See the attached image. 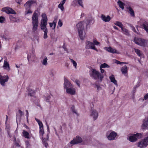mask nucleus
I'll return each instance as SVG.
<instances>
[{"label": "nucleus", "mask_w": 148, "mask_h": 148, "mask_svg": "<svg viewBox=\"0 0 148 148\" xmlns=\"http://www.w3.org/2000/svg\"><path fill=\"white\" fill-rule=\"evenodd\" d=\"M100 68L101 73L95 69H91L90 71V77L93 79L101 82L104 77V75L106 74V71Z\"/></svg>", "instance_id": "nucleus-1"}, {"label": "nucleus", "mask_w": 148, "mask_h": 148, "mask_svg": "<svg viewBox=\"0 0 148 148\" xmlns=\"http://www.w3.org/2000/svg\"><path fill=\"white\" fill-rule=\"evenodd\" d=\"M64 89L66 90L67 93L71 95H74L76 93L75 89L73 85L66 78H64Z\"/></svg>", "instance_id": "nucleus-2"}, {"label": "nucleus", "mask_w": 148, "mask_h": 148, "mask_svg": "<svg viewBox=\"0 0 148 148\" xmlns=\"http://www.w3.org/2000/svg\"><path fill=\"white\" fill-rule=\"evenodd\" d=\"M46 125L47 127L48 131V134L47 135L46 137V138H43V136L44 134L43 126L39 127V133L40 137L42 139V141L43 145L46 147H47L48 145L47 142L49 140V134L50 133V130L49 125Z\"/></svg>", "instance_id": "nucleus-3"}, {"label": "nucleus", "mask_w": 148, "mask_h": 148, "mask_svg": "<svg viewBox=\"0 0 148 148\" xmlns=\"http://www.w3.org/2000/svg\"><path fill=\"white\" fill-rule=\"evenodd\" d=\"M37 12L35 11L33 13L32 16V30L34 32L37 30L38 25V16Z\"/></svg>", "instance_id": "nucleus-4"}, {"label": "nucleus", "mask_w": 148, "mask_h": 148, "mask_svg": "<svg viewBox=\"0 0 148 148\" xmlns=\"http://www.w3.org/2000/svg\"><path fill=\"white\" fill-rule=\"evenodd\" d=\"M34 4H37L36 0H29L24 4V6L26 10L25 12V14L32 13V12L30 8L32 5Z\"/></svg>", "instance_id": "nucleus-5"}, {"label": "nucleus", "mask_w": 148, "mask_h": 148, "mask_svg": "<svg viewBox=\"0 0 148 148\" xmlns=\"http://www.w3.org/2000/svg\"><path fill=\"white\" fill-rule=\"evenodd\" d=\"M41 19L40 22V28L41 29H47L46 26L47 25L48 19L46 14L43 13L42 14Z\"/></svg>", "instance_id": "nucleus-6"}, {"label": "nucleus", "mask_w": 148, "mask_h": 148, "mask_svg": "<svg viewBox=\"0 0 148 148\" xmlns=\"http://www.w3.org/2000/svg\"><path fill=\"white\" fill-rule=\"evenodd\" d=\"M143 133H136L132 134L128 137L127 139L130 142H134L137 140L138 139L141 138Z\"/></svg>", "instance_id": "nucleus-7"}, {"label": "nucleus", "mask_w": 148, "mask_h": 148, "mask_svg": "<svg viewBox=\"0 0 148 148\" xmlns=\"http://www.w3.org/2000/svg\"><path fill=\"white\" fill-rule=\"evenodd\" d=\"M82 142V138L79 136H77L76 137L73 138L70 143L68 144L69 147H71L73 145L76 144L81 143Z\"/></svg>", "instance_id": "nucleus-8"}, {"label": "nucleus", "mask_w": 148, "mask_h": 148, "mask_svg": "<svg viewBox=\"0 0 148 148\" xmlns=\"http://www.w3.org/2000/svg\"><path fill=\"white\" fill-rule=\"evenodd\" d=\"M117 135V133L112 131H109L107 132L106 134V136L109 140H113L115 139V138Z\"/></svg>", "instance_id": "nucleus-9"}, {"label": "nucleus", "mask_w": 148, "mask_h": 148, "mask_svg": "<svg viewBox=\"0 0 148 148\" xmlns=\"http://www.w3.org/2000/svg\"><path fill=\"white\" fill-rule=\"evenodd\" d=\"M147 137L138 143V146L141 148L146 147L148 145V132L147 134Z\"/></svg>", "instance_id": "nucleus-10"}, {"label": "nucleus", "mask_w": 148, "mask_h": 148, "mask_svg": "<svg viewBox=\"0 0 148 148\" xmlns=\"http://www.w3.org/2000/svg\"><path fill=\"white\" fill-rule=\"evenodd\" d=\"M134 41L136 44L144 47L147 43V41L141 38L135 37L134 39Z\"/></svg>", "instance_id": "nucleus-11"}, {"label": "nucleus", "mask_w": 148, "mask_h": 148, "mask_svg": "<svg viewBox=\"0 0 148 148\" xmlns=\"http://www.w3.org/2000/svg\"><path fill=\"white\" fill-rule=\"evenodd\" d=\"M86 48L87 49H91L97 51L98 50L95 47L93 43L90 41H87L86 42Z\"/></svg>", "instance_id": "nucleus-12"}, {"label": "nucleus", "mask_w": 148, "mask_h": 148, "mask_svg": "<svg viewBox=\"0 0 148 148\" xmlns=\"http://www.w3.org/2000/svg\"><path fill=\"white\" fill-rule=\"evenodd\" d=\"M8 75L2 76L0 73V84L1 85L4 86L5 83L8 82Z\"/></svg>", "instance_id": "nucleus-13"}, {"label": "nucleus", "mask_w": 148, "mask_h": 148, "mask_svg": "<svg viewBox=\"0 0 148 148\" xmlns=\"http://www.w3.org/2000/svg\"><path fill=\"white\" fill-rule=\"evenodd\" d=\"M104 49L108 52L112 53L119 54L120 52L115 49L112 48L111 47H105Z\"/></svg>", "instance_id": "nucleus-14"}, {"label": "nucleus", "mask_w": 148, "mask_h": 148, "mask_svg": "<svg viewBox=\"0 0 148 148\" xmlns=\"http://www.w3.org/2000/svg\"><path fill=\"white\" fill-rule=\"evenodd\" d=\"M2 10L8 14H15L16 13L14 11L12 8L8 7H6L3 8Z\"/></svg>", "instance_id": "nucleus-15"}, {"label": "nucleus", "mask_w": 148, "mask_h": 148, "mask_svg": "<svg viewBox=\"0 0 148 148\" xmlns=\"http://www.w3.org/2000/svg\"><path fill=\"white\" fill-rule=\"evenodd\" d=\"M41 59V62L42 64L45 66H46L48 65L47 60L48 59L47 56H45L44 54H42L40 57Z\"/></svg>", "instance_id": "nucleus-16"}, {"label": "nucleus", "mask_w": 148, "mask_h": 148, "mask_svg": "<svg viewBox=\"0 0 148 148\" xmlns=\"http://www.w3.org/2000/svg\"><path fill=\"white\" fill-rule=\"evenodd\" d=\"M5 59L4 61L3 64V67L5 70L8 71H9L10 70V68L9 64L8 62H7V58L6 57H5Z\"/></svg>", "instance_id": "nucleus-17"}, {"label": "nucleus", "mask_w": 148, "mask_h": 148, "mask_svg": "<svg viewBox=\"0 0 148 148\" xmlns=\"http://www.w3.org/2000/svg\"><path fill=\"white\" fill-rule=\"evenodd\" d=\"M84 0H73L71 3V5L73 6H75L78 4L82 7H83V1Z\"/></svg>", "instance_id": "nucleus-18"}, {"label": "nucleus", "mask_w": 148, "mask_h": 148, "mask_svg": "<svg viewBox=\"0 0 148 148\" xmlns=\"http://www.w3.org/2000/svg\"><path fill=\"white\" fill-rule=\"evenodd\" d=\"M98 114V112L95 110H92L90 114V116L93 118L94 120H96L97 118Z\"/></svg>", "instance_id": "nucleus-19"}, {"label": "nucleus", "mask_w": 148, "mask_h": 148, "mask_svg": "<svg viewBox=\"0 0 148 148\" xmlns=\"http://www.w3.org/2000/svg\"><path fill=\"white\" fill-rule=\"evenodd\" d=\"M23 115V113L20 110H18L16 115V121L17 124L20 122L21 116Z\"/></svg>", "instance_id": "nucleus-20"}, {"label": "nucleus", "mask_w": 148, "mask_h": 148, "mask_svg": "<svg viewBox=\"0 0 148 148\" xmlns=\"http://www.w3.org/2000/svg\"><path fill=\"white\" fill-rule=\"evenodd\" d=\"M84 23V22H80L76 26L78 30V31L83 30L84 26H85Z\"/></svg>", "instance_id": "nucleus-21"}, {"label": "nucleus", "mask_w": 148, "mask_h": 148, "mask_svg": "<svg viewBox=\"0 0 148 148\" xmlns=\"http://www.w3.org/2000/svg\"><path fill=\"white\" fill-rule=\"evenodd\" d=\"M100 18L105 22H109L111 19L109 15L106 16L105 15L103 14L101 15Z\"/></svg>", "instance_id": "nucleus-22"}, {"label": "nucleus", "mask_w": 148, "mask_h": 148, "mask_svg": "<svg viewBox=\"0 0 148 148\" xmlns=\"http://www.w3.org/2000/svg\"><path fill=\"white\" fill-rule=\"evenodd\" d=\"M148 126V117L145 118L143 121V123L141 125V128L143 129H146Z\"/></svg>", "instance_id": "nucleus-23"}, {"label": "nucleus", "mask_w": 148, "mask_h": 148, "mask_svg": "<svg viewBox=\"0 0 148 148\" xmlns=\"http://www.w3.org/2000/svg\"><path fill=\"white\" fill-rule=\"evenodd\" d=\"M121 71L123 74L125 76H127L128 71L127 67L126 65L122 67L121 69Z\"/></svg>", "instance_id": "nucleus-24"}, {"label": "nucleus", "mask_w": 148, "mask_h": 148, "mask_svg": "<svg viewBox=\"0 0 148 148\" xmlns=\"http://www.w3.org/2000/svg\"><path fill=\"white\" fill-rule=\"evenodd\" d=\"M110 79L111 82L113 83L116 86H118V84L116 80L115 79V77L113 75H112L109 77Z\"/></svg>", "instance_id": "nucleus-25"}, {"label": "nucleus", "mask_w": 148, "mask_h": 148, "mask_svg": "<svg viewBox=\"0 0 148 148\" xmlns=\"http://www.w3.org/2000/svg\"><path fill=\"white\" fill-rule=\"evenodd\" d=\"M127 9L128 10V12L130 14L131 16L133 17L135 16L134 11L133 9L130 6L127 7Z\"/></svg>", "instance_id": "nucleus-26"}, {"label": "nucleus", "mask_w": 148, "mask_h": 148, "mask_svg": "<svg viewBox=\"0 0 148 148\" xmlns=\"http://www.w3.org/2000/svg\"><path fill=\"white\" fill-rule=\"evenodd\" d=\"M66 0H63L61 1L60 3L58 5V8L62 11L64 10V4L65 3Z\"/></svg>", "instance_id": "nucleus-27"}, {"label": "nucleus", "mask_w": 148, "mask_h": 148, "mask_svg": "<svg viewBox=\"0 0 148 148\" xmlns=\"http://www.w3.org/2000/svg\"><path fill=\"white\" fill-rule=\"evenodd\" d=\"M79 36L80 39L81 40H83L85 36V32H83V31H78Z\"/></svg>", "instance_id": "nucleus-28"}, {"label": "nucleus", "mask_w": 148, "mask_h": 148, "mask_svg": "<svg viewBox=\"0 0 148 148\" xmlns=\"http://www.w3.org/2000/svg\"><path fill=\"white\" fill-rule=\"evenodd\" d=\"M23 136L25 137V138L29 139L30 138L29 134L28 132L25 130L23 131Z\"/></svg>", "instance_id": "nucleus-29"}, {"label": "nucleus", "mask_w": 148, "mask_h": 148, "mask_svg": "<svg viewBox=\"0 0 148 148\" xmlns=\"http://www.w3.org/2000/svg\"><path fill=\"white\" fill-rule=\"evenodd\" d=\"M142 28H143L148 33V23L147 22H144L142 25Z\"/></svg>", "instance_id": "nucleus-30"}, {"label": "nucleus", "mask_w": 148, "mask_h": 148, "mask_svg": "<svg viewBox=\"0 0 148 148\" xmlns=\"http://www.w3.org/2000/svg\"><path fill=\"white\" fill-rule=\"evenodd\" d=\"M94 22V20L93 18H91L90 19H88L85 22H84L85 25L87 27L88 25L90 23H93Z\"/></svg>", "instance_id": "nucleus-31"}, {"label": "nucleus", "mask_w": 148, "mask_h": 148, "mask_svg": "<svg viewBox=\"0 0 148 148\" xmlns=\"http://www.w3.org/2000/svg\"><path fill=\"white\" fill-rule=\"evenodd\" d=\"M10 18L11 22L12 23L18 22L19 21L18 19L13 16L12 15L10 16Z\"/></svg>", "instance_id": "nucleus-32"}, {"label": "nucleus", "mask_w": 148, "mask_h": 148, "mask_svg": "<svg viewBox=\"0 0 148 148\" xmlns=\"http://www.w3.org/2000/svg\"><path fill=\"white\" fill-rule=\"evenodd\" d=\"M14 141L15 144L16 146L18 147H20L21 146L20 142L19 139H18L17 141H16V138L15 136H14Z\"/></svg>", "instance_id": "nucleus-33"}, {"label": "nucleus", "mask_w": 148, "mask_h": 148, "mask_svg": "<svg viewBox=\"0 0 148 148\" xmlns=\"http://www.w3.org/2000/svg\"><path fill=\"white\" fill-rule=\"evenodd\" d=\"M25 148H31V145L30 144L29 140H26L25 141Z\"/></svg>", "instance_id": "nucleus-34"}, {"label": "nucleus", "mask_w": 148, "mask_h": 148, "mask_svg": "<svg viewBox=\"0 0 148 148\" xmlns=\"http://www.w3.org/2000/svg\"><path fill=\"white\" fill-rule=\"evenodd\" d=\"M117 3L119 7L121 8L122 10H123L124 9V3L119 0L117 2Z\"/></svg>", "instance_id": "nucleus-35"}, {"label": "nucleus", "mask_w": 148, "mask_h": 148, "mask_svg": "<svg viewBox=\"0 0 148 148\" xmlns=\"http://www.w3.org/2000/svg\"><path fill=\"white\" fill-rule=\"evenodd\" d=\"M114 24L119 27L121 28V29H122L123 27V25L121 22L119 21H116L114 23Z\"/></svg>", "instance_id": "nucleus-36"}, {"label": "nucleus", "mask_w": 148, "mask_h": 148, "mask_svg": "<svg viewBox=\"0 0 148 148\" xmlns=\"http://www.w3.org/2000/svg\"><path fill=\"white\" fill-rule=\"evenodd\" d=\"M71 110L72 112H73L74 114H75L77 116H79V114L78 113L77 111L75 109V106L74 105L72 106L71 107Z\"/></svg>", "instance_id": "nucleus-37"}, {"label": "nucleus", "mask_w": 148, "mask_h": 148, "mask_svg": "<svg viewBox=\"0 0 148 148\" xmlns=\"http://www.w3.org/2000/svg\"><path fill=\"white\" fill-rule=\"evenodd\" d=\"M44 32V35L43 38L44 39H46L47 38V33L48 32L47 29H41Z\"/></svg>", "instance_id": "nucleus-38"}, {"label": "nucleus", "mask_w": 148, "mask_h": 148, "mask_svg": "<svg viewBox=\"0 0 148 148\" xmlns=\"http://www.w3.org/2000/svg\"><path fill=\"white\" fill-rule=\"evenodd\" d=\"M123 33L126 35L128 36L129 35V32L128 30L125 28H123L121 29Z\"/></svg>", "instance_id": "nucleus-39"}, {"label": "nucleus", "mask_w": 148, "mask_h": 148, "mask_svg": "<svg viewBox=\"0 0 148 148\" xmlns=\"http://www.w3.org/2000/svg\"><path fill=\"white\" fill-rule=\"evenodd\" d=\"M110 67V66L106 63H104L101 64L100 66V68H108Z\"/></svg>", "instance_id": "nucleus-40"}, {"label": "nucleus", "mask_w": 148, "mask_h": 148, "mask_svg": "<svg viewBox=\"0 0 148 148\" xmlns=\"http://www.w3.org/2000/svg\"><path fill=\"white\" fill-rule=\"evenodd\" d=\"M69 60L71 61V62L72 63L73 66L76 69H77V62L73 60V59L70 58Z\"/></svg>", "instance_id": "nucleus-41"}, {"label": "nucleus", "mask_w": 148, "mask_h": 148, "mask_svg": "<svg viewBox=\"0 0 148 148\" xmlns=\"http://www.w3.org/2000/svg\"><path fill=\"white\" fill-rule=\"evenodd\" d=\"M44 98L45 99L46 101L47 102H50V100L51 98V97L49 96H44ZM50 103H51L50 102Z\"/></svg>", "instance_id": "nucleus-42"}, {"label": "nucleus", "mask_w": 148, "mask_h": 148, "mask_svg": "<svg viewBox=\"0 0 148 148\" xmlns=\"http://www.w3.org/2000/svg\"><path fill=\"white\" fill-rule=\"evenodd\" d=\"M134 50L135 51V52L137 54L138 56L139 57H140L141 55L140 53V51L137 49L134 48Z\"/></svg>", "instance_id": "nucleus-43"}, {"label": "nucleus", "mask_w": 148, "mask_h": 148, "mask_svg": "<svg viewBox=\"0 0 148 148\" xmlns=\"http://www.w3.org/2000/svg\"><path fill=\"white\" fill-rule=\"evenodd\" d=\"M35 119L36 121L38 123V125L39 126V127L43 126V125L42 122L41 121H40L39 119H37L36 118H35Z\"/></svg>", "instance_id": "nucleus-44"}, {"label": "nucleus", "mask_w": 148, "mask_h": 148, "mask_svg": "<svg viewBox=\"0 0 148 148\" xmlns=\"http://www.w3.org/2000/svg\"><path fill=\"white\" fill-rule=\"evenodd\" d=\"M93 43L96 46H100V43L99 42L97 41L95 39H93Z\"/></svg>", "instance_id": "nucleus-45"}, {"label": "nucleus", "mask_w": 148, "mask_h": 148, "mask_svg": "<svg viewBox=\"0 0 148 148\" xmlns=\"http://www.w3.org/2000/svg\"><path fill=\"white\" fill-rule=\"evenodd\" d=\"M58 17L57 16L55 17L54 20L53 21V24H54V28H55L56 26V23L57 22Z\"/></svg>", "instance_id": "nucleus-46"}, {"label": "nucleus", "mask_w": 148, "mask_h": 148, "mask_svg": "<svg viewBox=\"0 0 148 148\" xmlns=\"http://www.w3.org/2000/svg\"><path fill=\"white\" fill-rule=\"evenodd\" d=\"M5 18L3 16H0V23H4L5 21Z\"/></svg>", "instance_id": "nucleus-47"}, {"label": "nucleus", "mask_w": 148, "mask_h": 148, "mask_svg": "<svg viewBox=\"0 0 148 148\" xmlns=\"http://www.w3.org/2000/svg\"><path fill=\"white\" fill-rule=\"evenodd\" d=\"M62 25L63 23L60 20V19H59L58 22V26H59V27H60L62 26Z\"/></svg>", "instance_id": "nucleus-48"}, {"label": "nucleus", "mask_w": 148, "mask_h": 148, "mask_svg": "<svg viewBox=\"0 0 148 148\" xmlns=\"http://www.w3.org/2000/svg\"><path fill=\"white\" fill-rule=\"evenodd\" d=\"M49 24L50 27L52 28V29H54L55 28H53L54 26V24H53V23H49Z\"/></svg>", "instance_id": "nucleus-49"}, {"label": "nucleus", "mask_w": 148, "mask_h": 148, "mask_svg": "<svg viewBox=\"0 0 148 148\" xmlns=\"http://www.w3.org/2000/svg\"><path fill=\"white\" fill-rule=\"evenodd\" d=\"M140 86V84L139 83H138L137 84L134 86V91H135L136 89L139 87Z\"/></svg>", "instance_id": "nucleus-50"}, {"label": "nucleus", "mask_w": 148, "mask_h": 148, "mask_svg": "<svg viewBox=\"0 0 148 148\" xmlns=\"http://www.w3.org/2000/svg\"><path fill=\"white\" fill-rule=\"evenodd\" d=\"M115 63H116L117 64H124V63L123 62H121L117 60H115Z\"/></svg>", "instance_id": "nucleus-51"}, {"label": "nucleus", "mask_w": 148, "mask_h": 148, "mask_svg": "<svg viewBox=\"0 0 148 148\" xmlns=\"http://www.w3.org/2000/svg\"><path fill=\"white\" fill-rule=\"evenodd\" d=\"M148 99V93H147L144 96V99H143L146 100Z\"/></svg>", "instance_id": "nucleus-52"}, {"label": "nucleus", "mask_w": 148, "mask_h": 148, "mask_svg": "<svg viewBox=\"0 0 148 148\" xmlns=\"http://www.w3.org/2000/svg\"><path fill=\"white\" fill-rule=\"evenodd\" d=\"M95 87L97 88L98 90H99L101 89V88L98 85H96Z\"/></svg>", "instance_id": "nucleus-53"}, {"label": "nucleus", "mask_w": 148, "mask_h": 148, "mask_svg": "<svg viewBox=\"0 0 148 148\" xmlns=\"http://www.w3.org/2000/svg\"><path fill=\"white\" fill-rule=\"evenodd\" d=\"M75 82H76V83L77 85H78V86L79 87H80V82L78 80H76L75 81Z\"/></svg>", "instance_id": "nucleus-54"}, {"label": "nucleus", "mask_w": 148, "mask_h": 148, "mask_svg": "<svg viewBox=\"0 0 148 148\" xmlns=\"http://www.w3.org/2000/svg\"><path fill=\"white\" fill-rule=\"evenodd\" d=\"M1 36L2 38H3L5 40H7L8 39V37H7L6 36H5V35H1Z\"/></svg>", "instance_id": "nucleus-55"}, {"label": "nucleus", "mask_w": 148, "mask_h": 148, "mask_svg": "<svg viewBox=\"0 0 148 148\" xmlns=\"http://www.w3.org/2000/svg\"><path fill=\"white\" fill-rule=\"evenodd\" d=\"M34 92H29L28 94V95H29L30 96H34Z\"/></svg>", "instance_id": "nucleus-56"}, {"label": "nucleus", "mask_w": 148, "mask_h": 148, "mask_svg": "<svg viewBox=\"0 0 148 148\" xmlns=\"http://www.w3.org/2000/svg\"><path fill=\"white\" fill-rule=\"evenodd\" d=\"M22 1V0H16V2L19 4H20Z\"/></svg>", "instance_id": "nucleus-57"}, {"label": "nucleus", "mask_w": 148, "mask_h": 148, "mask_svg": "<svg viewBox=\"0 0 148 148\" xmlns=\"http://www.w3.org/2000/svg\"><path fill=\"white\" fill-rule=\"evenodd\" d=\"M132 30L135 33H136L137 34H138V33L136 31L135 29V27H132Z\"/></svg>", "instance_id": "nucleus-58"}, {"label": "nucleus", "mask_w": 148, "mask_h": 148, "mask_svg": "<svg viewBox=\"0 0 148 148\" xmlns=\"http://www.w3.org/2000/svg\"><path fill=\"white\" fill-rule=\"evenodd\" d=\"M63 48L64 49V50L67 52V49L66 48L64 44L63 46Z\"/></svg>", "instance_id": "nucleus-59"}, {"label": "nucleus", "mask_w": 148, "mask_h": 148, "mask_svg": "<svg viewBox=\"0 0 148 148\" xmlns=\"http://www.w3.org/2000/svg\"><path fill=\"white\" fill-rule=\"evenodd\" d=\"M25 111L26 112V117H28V116H29V113H28V111L27 110H26Z\"/></svg>", "instance_id": "nucleus-60"}, {"label": "nucleus", "mask_w": 148, "mask_h": 148, "mask_svg": "<svg viewBox=\"0 0 148 148\" xmlns=\"http://www.w3.org/2000/svg\"><path fill=\"white\" fill-rule=\"evenodd\" d=\"M31 57V56H29V55H27V59L29 61V60L30 59V58Z\"/></svg>", "instance_id": "nucleus-61"}, {"label": "nucleus", "mask_w": 148, "mask_h": 148, "mask_svg": "<svg viewBox=\"0 0 148 148\" xmlns=\"http://www.w3.org/2000/svg\"><path fill=\"white\" fill-rule=\"evenodd\" d=\"M54 129L55 130V134H56L58 136H59V135H58V134L57 133V131L55 129V127H54Z\"/></svg>", "instance_id": "nucleus-62"}, {"label": "nucleus", "mask_w": 148, "mask_h": 148, "mask_svg": "<svg viewBox=\"0 0 148 148\" xmlns=\"http://www.w3.org/2000/svg\"><path fill=\"white\" fill-rule=\"evenodd\" d=\"M85 14L84 13H82L81 15V18L85 16Z\"/></svg>", "instance_id": "nucleus-63"}, {"label": "nucleus", "mask_w": 148, "mask_h": 148, "mask_svg": "<svg viewBox=\"0 0 148 148\" xmlns=\"http://www.w3.org/2000/svg\"><path fill=\"white\" fill-rule=\"evenodd\" d=\"M50 73L51 76H54L53 73L52 71Z\"/></svg>", "instance_id": "nucleus-64"}]
</instances>
